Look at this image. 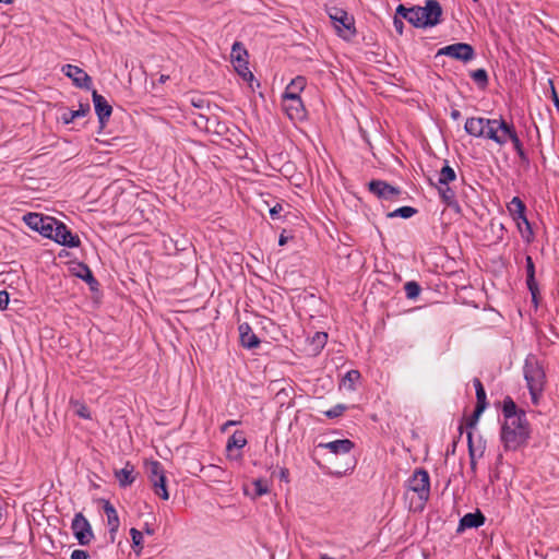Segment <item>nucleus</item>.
<instances>
[{"mask_svg":"<svg viewBox=\"0 0 559 559\" xmlns=\"http://www.w3.org/2000/svg\"><path fill=\"white\" fill-rule=\"evenodd\" d=\"M464 129L466 133L472 136L491 140L500 146H503L508 141H511L521 163H530L528 155L524 150L523 143L518 135L514 124L512 122H508L501 116L495 119L484 117L467 118Z\"/></svg>","mask_w":559,"mask_h":559,"instance_id":"1","label":"nucleus"},{"mask_svg":"<svg viewBox=\"0 0 559 559\" xmlns=\"http://www.w3.org/2000/svg\"><path fill=\"white\" fill-rule=\"evenodd\" d=\"M523 372L532 402L537 405L547 382L544 365L535 355L530 354L525 358Z\"/></svg>","mask_w":559,"mask_h":559,"instance_id":"2","label":"nucleus"},{"mask_svg":"<svg viewBox=\"0 0 559 559\" xmlns=\"http://www.w3.org/2000/svg\"><path fill=\"white\" fill-rule=\"evenodd\" d=\"M530 424L526 418L522 420L504 421L501 428V441L507 451H516L525 445L530 438Z\"/></svg>","mask_w":559,"mask_h":559,"instance_id":"3","label":"nucleus"},{"mask_svg":"<svg viewBox=\"0 0 559 559\" xmlns=\"http://www.w3.org/2000/svg\"><path fill=\"white\" fill-rule=\"evenodd\" d=\"M406 495H416V500H411V508L421 511L430 498L429 473L425 468H416L406 481Z\"/></svg>","mask_w":559,"mask_h":559,"instance_id":"4","label":"nucleus"},{"mask_svg":"<svg viewBox=\"0 0 559 559\" xmlns=\"http://www.w3.org/2000/svg\"><path fill=\"white\" fill-rule=\"evenodd\" d=\"M330 19L333 21L337 34L349 40L356 35L355 21L345 10L333 8L329 12Z\"/></svg>","mask_w":559,"mask_h":559,"instance_id":"5","label":"nucleus"},{"mask_svg":"<svg viewBox=\"0 0 559 559\" xmlns=\"http://www.w3.org/2000/svg\"><path fill=\"white\" fill-rule=\"evenodd\" d=\"M145 466L154 493L163 500H168L169 493L166 487V476L163 465L158 461H151L147 462Z\"/></svg>","mask_w":559,"mask_h":559,"instance_id":"6","label":"nucleus"},{"mask_svg":"<svg viewBox=\"0 0 559 559\" xmlns=\"http://www.w3.org/2000/svg\"><path fill=\"white\" fill-rule=\"evenodd\" d=\"M231 62L237 73L247 82L253 80V74L250 71L248 64V51L240 41L234 43L231 47Z\"/></svg>","mask_w":559,"mask_h":559,"instance_id":"7","label":"nucleus"},{"mask_svg":"<svg viewBox=\"0 0 559 559\" xmlns=\"http://www.w3.org/2000/svg\"><path fill=\"white\" fill-rule=\"evenodd\" d=\"M441 55L451 57L452 59L460 60L463 62H468L474 59L475 50L473 46L469 44L456 43L440 48L437 52V57Z\"/></svg>","mask_w":559,"mask_h":559,"instance_id":"8","label":"nucleus"},{"mask_svg":"<svg viewBox=\"0 0 559 559\" xmlns=\"http://www.w3.org/2000/svg\"><path fill=\"white\" fill-rule=\"evenodd\" d=\"M71 530L80 545H88L94 537L90 522L81 512L74 515Z\"/></svg>","mask_w":559,"mask_h":559,"instance_id":"9","label":"nucleus"},{"mask_svg":"<svg viewBox=\"0 0 559 559\" xmlns=\"http://www.w3.org/2000/svg\"><path fill=\"white\" fill-rule=\"evenodd\" d=\"M369 191L379 199L395 201L401 194V190L396 187L391 186L384 180H371L368 183Z\"/></svg>","mask_w":559,"mask_h":559,"instance_id":"10","label":"nucleus"},{"mask_svg":"<svg viewBox=\"0 0 559 559\" xmlns=\"http://www.w3.org/2000/svg\"><path fill=\"white\" fill-rule=\"evenodd\" d=\"M61 71L66 76L72 80L76 87L91 90L92 78L80 67L73 64H64Z\"/></svg>","mask_w":559,"mask_h":559,"instance_id":"11","label":"nucleus"},{"mask_svg":"<svg viewBox=\"0 0 559 559\" xmlns=\"http://www.w3.org/2000/svg\"><path fill=\"white\" fill-rule=\"evenodd\" d=\"M420 15L427 27L436 26L441 21L442 8L437 0H427L426 5L421 7Z\"/></svg>","mask_w":559,"mask_h":559,"instance_id":"12","label":"nucleus"},{"mask_svg":"<svg viewBox=\"0 0 559 559\" xmlns=\"http://www.w3.org/2000/svg\"><path fill=\"white\" fill-rule=\"evenodd\" d=\"M508 210L511 213V215L513 216V218L516 221L520 231L523 233V230L521 228L520 219H524L525 228H526L528 235H532L533 234L532 227H531V224L525 215L526 206H525L524 202L519 197H514L511 200V202L509 203Z\"/></svg>","mask_w":559,"mask_h":559,"instance_id":"13","label":"nucleus"},{"mask_svg":"<svg viewBox=\"0 0 559 559\" xmlns=\"http://www.w3.org/2000/svg\"><path fill=\"white\" fill-rule=\"evenodd\" d=\"M92 97L98 120L104 127L111 116L112 107L108 104L106 98L98 94L95 90L93 91Z\"/></svg>","mask_w":559,"mask_h":559,"instance_id":"14","label":"nucleus"},{"mask_svg":"<svg viewBox=\"0 0 559 559\" xmlns=\"http://www.w3.org/2000/svg\"><path fill=\"white\" fill-rule=\"evenodd\" d=\"M306 84L307 81L305 76H297L293 79L285 88L283 94L284 100H296L297 98H300V93L306 87Z\"/></svg>","mask_w":559,"mask_h":559,"instance_id":"15","label":"nucleus"},{"mask_svg":"<svg viewBox=\"0 0 559 559\" xmlns=\"http://www.w3.org/2000/svg\"><path fill=\"white\" fill-rule=\"evenodd\" d=\"M502 415L504 417V421L522 420V418H526L525 412L523 409H519L510 396H507L503 400Z\"/></svg>","mask_w":559,"mask_h":559,"instance_id":"16","label":"nucleus"},{"mask_svg":"<svg viewBox=\"0 0 559 559\" xmlns=\"http://www.w3.org/2000/svg\"><path fill=\"white\" fill-rule=\"evenodd\" d=\"M240 343L243 347L252 349L260 345L259 337L252 332L251 326L248 323H241L238 328Z\"/></svg>","mask_w":559,"mask_h":559,"instance_id":"17","label":"nucleus"},{"mask_svg":"<svg viewBox=\"0 0 559 559\" xmlns=\"http://www.w3.org/2000/svg\"><path fill=\"white\" fill-rule=\"evenodd\" d=\"M103 502H104L103 509L107 515V522L109 525L110 538L114 542L115 535L120 525L119 516H118V513H117L115 507L108 500H103Z\"/></svg>","mask_w":559,"mask_h":559,"instance_id":"18","label":"nucleus"},{"mask_svg":"<svg viewBox=\"0 0 559 559\" xmlns=\"http://www.w3.org/2000/svg\"><path fill=\"white\" fill-rule=\"evenodd\" d=\"M526 284L527 288L532 294L533 301L536 302L537 295L539 293L538 285L535 280V265L531 255H526Z\"/></svg>","mask_w":559,"mask_h":559,"instance_id":"19","label":"nucleus"},{"mask_svg":"<svg viewBox=\"0 0 559 559\" xmlns=\"http://www.w3.org/2000/svg\"><path fill=\"white\" fill-rule=\"evenodd\" d=\"M439 195L442 202L456 211L460 210V205L456 199V192L449 185H436Z\"/></svg>","mask_w":559,"mask_h":559,"instance_id":"20","label":"nucleus"},{"mask_svg":"<svg viewBox=\"0 0 559 559\" xmlns=\"http://www.w3.org/2000/svg\"><path fill=\"white\" fill-rule=\"evenodd\" d=\"M62 227L67 226L58 221L57 225L53 227V234L50 239L55 240L59 245L70 248L79 247L81 243L79 236L70 237V240H64Z\"/></svg>","mask_w":559,"mask_h":559,"instance_id":"21","label":"nucleus"},{"mask_svg":"<svg viewBox=\"0 0 559 559\" xmlns=\"http://www.w3.org/2000/svg\"><path fill=\"white\" fill-rule=\"evenodd\" d=\"M485 516L480 511L467 513L460 520L459 531L479 527L484 524Z\"/></svg>","mask_w":559,"mask_h":559,"instance_id":"22","label":"nucleus"},{"mask_svg":"<svg viewBox=\"0 0 559 559\" xmlns=\"http://www.w3.org/2000/svg\"><path fill=\"white\" fill-rule=\"evenodd\" d=\"M320 445L330 450L334 454H344L350 452L355 444L349 439H341Z\"/></svg>","mask_w":559,"mask_h":559,"instance_id":"23","label":"nucleus"},{"mask_svg":"<svg viewBox=\"0 0 559 559\" xmlns=\"http://www.w3.org/2000/svg\"><path fill=\"white\" fill-rule=\"evenodd\" d=\"M133 473L134 466L130 462H127L123 468L115 472V476L121 487H127L130 486L135 479Z\"/></svg>","mask_w":559,"mask_h":559,"instance_id":"24","label":"nucleus"},{"mask_svg":"<svg viewBox=\"0 0 559 559\" xmlns=\"http://www.w3.org/2000/svg\"><path fill=\"white\" fill-rule=\"evenodd\" d=\"M284 109L292 119L301 118L305 112L301 98H297L296 100H284Z\"/></svg>","mask_w":559,"mask_h":559,"instance_id":"25","label":"nucleus"},{"mask_svg":"<svg viewBox=\"0 0 559 559\" xmlns=\"http://www.w3.org/2000/svg\"><path fill=\"white\" fill-rule=\"evenodd\" d=\"M79 267L80 271L76 273V276L85 281L88 284L91 290H97L99 283L94 277L91 269L84 263L79 264Z\"/></svg>","mask_w":559,"mask_h":559,"instance_id":"26","label":"nucleus"},{"mask_svg":"<svg viewBox=\"0 0 559 559\" xmlns=\"http://www.w3.org/2000/svg\"><path fill=\"white\" fill-rule=\"evenodd\" d=\"M90 111V105L88 104H81L80 108L78 110H69L67 112L62 114V121L66 124L71 123L75 118L84 117Z\"/></svg>","mask_w":559,"mask_h":559,"instance_id":"27","label":"nucleus"},{"mask_svg":"<svg viewBox=\"0 0 559 559\" xmlns=\"http://www.w3.org/2000/svg\"><path fill=\"white\" fill-rule=\"evenodd\" d=\"M45 216L38 213H27L24 215V223L32 229L39 233V226L45 224Z\"/></svg>","mask_w":559,"mask_h":559,"instance_id":"28","label":"nucleus"},{"mask_svg":"<svg viewBox=\"0 0 559 559\" xmlns=\"http://www.w3.org/2000/svg\"><path fill=\"white\" fill-rule=\"evenodd\" d=\"M421 7L415 5L413 8H409V14L407 21L414 25L415 27L425 28L427 27L425 23V20H421Z\"/></svg>","mask_w":559,"mask_h":559,"instance_id":"29","label":"nucleus"},{"mask_svg":"<svg viewBox=\"0 0 559 559\" xmlns=\"http://www.w3.org/2000/svg\"><path fill=\"white\" fill-rule=\"evenodd\" d=\"M247 444V439L242 431H235L227 441L226 449L230 451L233 448L242 449Z\"/></svg>","mask_w":559,"mask_h":559,"instance_id":"30","label":"nucleus"},{"mask_svg":"<svg viewBox=\"0 0 559 559\" xmlns=\"http://www.w3.org/2000/svg\"><path fill=\"white\" fill-rule=\"evenodd\" d=\"M455 179L456 174L454 169L445 164L439 173L438 185H450V182L454 181Z\"/></svg>","mask_w":559,"mask_h":559,"instance_id":"31","label":"nucleus"},{"mask_svg":"<svg viewBox=\"0 0 559 559\" xmlns=\"http://www.w3.org/2000/svg\"><path fill=\"white\" fill-rule=\"evenodd\" d=\"M471 78L480 90H485L488 85V74L485 69H477L471 72Z\"/></svg>","mask_w":559,"mask_h":559,"instance_id":"32","label":"nucleus"},{"mask_svg":"<svg viewBox=\"0 0 559 559\" xmlns=\"http://www.w3.org/2000/svg\"><path fill=\"white\" fill-rule=\"evenodd\" d=\"M360 377L361 376L358 370H349L344 376L342 384L348 390H355V384L359 381Z\"/></svg>","mask_w":559,"mask_h":559,"instance_id":"33","label":"nucleus"},{"mask_svg":"<svg viewBox=\"0 0 559 559\" xmlns=\"http://www.w3.org/2000/svg\"><path fill=\"white\" fill-rule=\"evenodd\" d=\"M473 383H474V386L476 390V400H477L476 405L486 407L487 406L486 392H485L481 381L478 378H475L473 380Z\"/></svg>","mask_w":559,"mask_h":559,"instance_id":"34","label":"nucleus"},{"mask_svg":"<svg viewBox=\"0 0 559 559\" xmlns=\"http://www.w3.org/2000/svg\"><path fill=\"white\" fill-rule=\"evenodd\" d=\"M57 223H58L57 219L46 216L45 224L39 226V233L44 237L51 238V236L53 234V227L57 225Z\"/></svg>","mask_w":559,"mask_h":559,"instance_id":"35","label":"nucleus"},{"mask_svg":"<svg viewBox=\"0 0 559 559\" xmlns=\"http://www.w3.org/2000/svg\"><path fill=\"white\" fill-rule=\"evenodd\" d=\"M417 213V210L415 207H412V206H402L400 209H396L395 211L393 212H390L388 213V217H396V216H400L402 218H409L412 217L413 215H415Z\"/></svg>","mask_w":559,"mask_h":559,"instance_id":"36","label":"nucleus"},{"mask_svg":"<svg viewBox=\"0 0 559 559\" xmlns=\"http://www.w3.org/2000/svg\"><path fill=\"white\" fill-rule=\"evenodd\" d=\"M202 471L209 478H213L214 480H222L225 475V471L217 465H209L207 467H203Z\"/></svg>","mask_w":559,"mask_h":559,"instance_id":"37","label":"nucleus"},{"mask_svg":"<svg viewBox=\"0 0 559 559\" xmlns=\"http://www.w3.org/2000/svg\"><path fill=\"white\" fill-rule=\"evenodd\" d=\"M404 290L407 298L415 299L419 296L421 288L417 282L411 281L404 285Z\"/></svg>","mask_w":559,"mask_h":559,"instance_id":"38","label":"nucleus"},{"mask_svg":"<svg viewBox=\"0 0 559 559\" xmlns=\"http://www.w3.org/2000/svg\"><path fill=\"white\" fill-rule=\"evenodd\" d=\"M486 407H481V406H475V409L473 412V414L466 419V427L472 429L476 426V424L478 423V419L481 415V413L485 411Z\"/></svg>","mask_w":559,"mask_h":559,"instance_id":"39","label":"nucleus"},{"mask_svg":"<svg viewBox=\"0 0 559 559\" xmlns=\"http://www.w3.org/2000/svg\"><path fill=\"white\" fill-rule=\"evenodd\" d=\"M252 485L254 487L255 497H261L269 492V485L267 481L264 479H255L253 480Z\"/></svg>","mask_w":559,"mask_h":559,"instance_id":"40","label":"nucleus"},{"mask_svg":"<svg viewBox=\"0 0 559 559\" xmlns=\"http://www.w3.org/2000/svg\"><path fill=\"white\" fill-rule=\"evenodd\" d=\"M130 535L133 543V548L142 549L143 548V534L141 531L132 527L130 530Z\"/></svg>","mask_w":559,"mask_h":559,"instance_id":"41","label":"nucleus"},{"mask_svg":"<svg viewBox=\"0 0 559 559\" xmlns=\"http://www.w3.org/2000/svg\"><path fill=\"white\" fill-rule=\"evenodd\" d=\"M467 444H468V453L471 457V468L473 472L476 471V460H475V450L473 447V432L467 431Z\"/></svg>","mask_w":559,"mask_h":559,"instance_id":"42","label":"nucleus"},{"mask_svg":"<svg viewBox=\"0 0 559 559\" xmlns=\"http://www.w3.org/2000/svg\"><path fill=\"white\" fill-rule=\"evenodd\" d=\"M347 409V407L343 404H337L333 408L326 411L324 414L329 418H336L344 414V412Z\"/></svg>","mask_w":559,"mask_h":559,"instance_id":"43","label":"nucleus"},{"mask_svg":"<svg viewBox=\"0 0 559 559\" xmlns=\"http://www.w3.org/2000/svg\"><path fill=\"white\" fill-rule=\"evenodd\" d=\"M9 293L7 290H0V310H5L9 305Z\"/></svg>","mask_w":559,"mask_h":559,"instance_id":"44","label":"nucleus"},{"mask_svg":"<svg viewBox=\"0 0 559 559\" xmlns=\"http://www.w3.org/2000/svg\"><path fill=\"white\" fill-rule=\"evenodd\" d=\"M87 558H88V554L85 550L75 549L72 551L70 559H87Z\"/></svg>","mask_w":559,"mask_h":559,"instance_id":"45","label":"nucleus"},{"mask_svg":"<svg viewBox=\"0 0 559 559\" xmlns=\"http://www.w3.org/2000/svg\"><path fill=\"white\" fill-rule=\"evenodd\" d=\"M409 14V8H406L404 4H400L396 8V15L402 16L403 19L407 20Z\"/></svg>","mask_w":559,"mask_h":559,"instance_id":"46","label":"nucleus"},{"mask_svg":"<svg viewBox=\"0 0 559 559\" xmlns=\"http://www.w3.org/2000/svg\"><path fill=\"white\" fill-rule=\"evenodd\" d=\"M282 205L280 203L275 204L273 207L270 209V215L273 219L278 217L280 212L282 211Z\"/></svg>","mask_w":559,"mask_h":559,"instance_id":"47","label":"nucleus"},{"mask_svg":"<svg viewBox=\"0 0 559 559\" xmlns=\"http://www.w3.org/2000/svg\"><path fill=\"white\" fill-rule=\"evenodd\" d=\"M393 24H394V27L396 29V32L402 35L403 34V28H404V23L402 20L397 19L396 16L394 17V21H393Z\"/></svg>","mask_w":559,"mask_h":559,"instance_id":"48","label":"nucleus"},{"mask_svg":"<svg viewBox=\"0 0 559 559\" xmlns=\"http://www.w3.org/2000/svg\"><path fill=\"white\" fill-rule=\"evenodd\" d=\"M78 415L82 418H91L90 411L86 406L82 405L81 408L78 411Z\"/></svg>","mask_w":559,"mask_h":559,"instance_id":"49","label":"nucleus"},{"mask_svg":"<svg viewBox=\"0 0 559 559\" xmlns=\"http://www.w3.org/2000/svg\"><path fill=\"white\" fill-rule=\"evenodd\" d=\"M239 423H240V421H237V420H228V421H226V423L222 426L221 430L224 432V431H226V430H227V428H228V427L236 426V425H238Z\"/></svg>","mask_w":559,"mask_h":559,"instance_id":"50","label":"nucleus"},{"mask_svg":"<svg viewBox=\"0 0 559 559\" xmlns=\"http://www.w3.org/2000/svg\"><path fill=\"white\" fill-rule=\"evenodd\" d=\"M192 105L197 108H203L205 102L202 98H199L198 100L192 99Z\"/></svg>","mask_w":559,"mask_h":559,"instance_id":"51","label":"nucleus"},{"mask_svg":"<svg viewBox=\"0 0 559 559\" xmlns=\"http://www.w3.org/2000/svg\"><path fill=\"white\" fill-rule=\"evenodd\" d=\"M62 230H63V235H64V240H70V237H74L75 235H73L68 227H62Z\"/></svg>","mask_w":559,"mask_h":559,"instance_id":"52","label":"nucleus"},{"mask_svg":"<svg viewBox=\"0 0 559 559\" xmlns=\"http://www.w3.org/2000/svg\"><path fill=\"white\" fill-rule=\"evenodd\" d=\"M451 117H452V119L457 120L461 117V112L459 110L454 109L451 111Z\"/></svg>","mask_w":559,"mask_h":559,"instance_id":"53","label":"nucleus"},{"mask_svg":"<svg viewBox=\"0 0 559 559\" xmlns=\"http://www.w3.org/2000/svg\"><path fill=\"white\" fill-rule=\"evenodd\" d=\"M143 530L147 535L154 534V530L148 524H145Z\"/></svg>","mask_w":559,"mask_h":559,"instance_id":"54","label":"nucleus"},{"mask_svg":"<svg viewBox=\"0 0 559 559\" xmlns=\"http://www.w3.org/2000/svg\"><path fill=\"white\" fill-rule=\"evenodd\" d=\"M287 242V237H285L283 234L280 236L278 245L284 246Z\"/></svg>","mask_w":559,"mask_h":559,"instance_id":"55","label":"nucleus"},{"mask_svg":"<svg viewBox=\"0 0 559 559\" xmlns=\"http://www.w3.org/2000/svg\"><path fill=\"white\" fill-rule=\"evenodd\" d=\"M168 79H169V76H168V75L162 74V75L159 76V80H158V81H159V83H162V84H163V83H165Z\"/></svg>","mask_w":559,"mask_h":559,"instance_id":"56","label":"nucleus"},{"mask_svg":"<svg viewBox=\"0 0 559 559\" xmlns=\"http://www.w3.org/2000/svg\"><path fill=\"white\" fill-rule=\"evenodd\" d=\"M317 337H318L319 340H320V338L325 340V338L328 337V334H326V333H322V334L317 333Z\"/></svg>","mask_w":559,"mask_h":559,"instance_id":"57","label":"nucleus"},{"mask_svg":"<svg viewBox=\"0 0 559 559\" xmlns=\"http://www.w3.org/2000/svg\"><path fill=\"white\" fill-rule=\"evenodd\" d=\"M0 3L10 4V3H12V0H0Z\"/></svg>","mask_w":559,"mask_h":559,"instance_id":"58","label":"nucleus"},{"mask_svg":"<svg viewBox=\"0 0 559 559\" xmlns=\"http://www.w3.org/2000/svg\"><path fill=\"white\" fill-rule=\"evenodd\" d=\"M320 559H333V558L329 557L328 555H322V556L320 557Z\"/></svg>","mask_w":559,"mask_h":559,"instance_id":"59","label":"nucleus"},{"mask_svg":"<svg viewBox=\"0 0 559 559\" xmlns=\"http://www.w3.org/2000/svg\"><path fill=\"white\" fill-rule=\"evenodd\" d=\"M474 2H478V0H473Z\"/></svg>","mask_w":559,"mask_h":559,"instance_id":"60","label":"nucleus"}]
</instances>
